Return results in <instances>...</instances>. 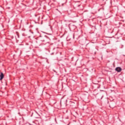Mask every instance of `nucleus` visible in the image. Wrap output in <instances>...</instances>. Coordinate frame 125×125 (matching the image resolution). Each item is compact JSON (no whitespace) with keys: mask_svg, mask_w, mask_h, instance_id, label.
Here are the masks:
<instances>
[{"mask_svg":"<svg viewBox=\"0 0 125 125\" xmlns=\"http://www.w3.org/2000/svg\"><path fill=\"white\" fill-rule=\"evenodd\" d=\"M3 78H4V75H3L2 72H1L0 75V81H2Z\"/></svg>","mask_w":125,"mask_h":125,"instance_id":"nucleus-1","label":"nucleus"},{"mask_svg":"<svg viewBox=\"0 0 125 125\" xmlns=\"http://www.w3.org/2000/svg\"><path fill=\"white\" fill-rule=\"evenodd\" d=\"M115 70L117 71V72H121V71H122V68L118 67H116L115 68Z\"/></svg>","mask_w":125,"mask_h":125,"instance_id":"nucleus-2","label":"nucleus"}]
</instances>
